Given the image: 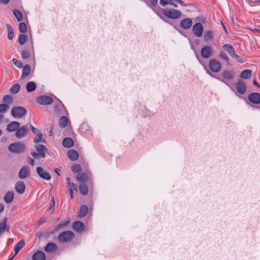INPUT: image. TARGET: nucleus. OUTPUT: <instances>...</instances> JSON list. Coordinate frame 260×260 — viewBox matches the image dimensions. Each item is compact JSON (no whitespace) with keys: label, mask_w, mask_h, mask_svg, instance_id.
Here are the masks:
<instances>
[{"label":"nucleus","mask_w":260,"mask_h":260,"mask_svg":"<svg viewBox=\"0 0 260 260\" xmlns=\"http://www.w3.org/2000/svg\"><path fill=\"white\" fill-rule=\"evenodd\" d=\"M160 12L164 16L170 19H178L182 16V13L180 10L174 8L161 9Z\"/></svg>","instance_id":"1"},{"label":"nucleus","mask_w":260,"mask_h":260,"mask_svg":"<svg viewBox=\"0 0 260 260\" xmlns=\"http://www.w3.org/2000/svg\"><path fill=\"white\" fill-rule=\"evenodd\" d=\"M8 149L14 153H21L25 151V146L23 143L15 142L9 146Z\"/></svg>","instance_id":"2"},{"label":"nucleus","mask_w":260,"mask_h":260,"mask_svg":"<svg viewBox=\"0 0 260 260\" xmlns=\"http://www.w3.org/2000/svg\"><path fill=\"white\" fill-rule=\"evenodd\" d=\"M26 113V110L21 107H16L11 110V114L15 118H20Z\"/></svg>","instance_id":"3"},{"label":"nucleus","mask_w":260,"mask_h":260,"mask_svg":"<svg viewBox=\"0 0 260 260\" xmlns=\"http://www.w3.org/2000/svg\"><path fill=\"white\" fill-rule=\"evenodd\" d=\"M74 237V234L71 231L64 232L60 234L58 239L60 242H65L71 240Z\"/></svg>","instance_id":"4"},{"label":"nucleus","mask_w":260,"mask_h":260,"mask_svg":"<svg viewBox=\"0 0 260 260\" xmlns=\"http://www.w3.org/2000/svg\"><path fill=\"white\" fill-rule=\"evenodd\" d=\"M193 34L197 37H201L202 36L203 27L201 23L194 24L192 28Z\"/></svg>","instance_id":"5"},{"label":"nucleus","mask_w":260,"mask_h":260,"mask_svg":"<svg viewBox=\"0 0 260 260\" xmlns=\"http://www.w3.org/2000/svg\"><path fill=\"white\" fill-rule=\"evenodd\" d=\"M36 171L41 178L46 180H49L51 179V176L50 174L42 167H38Z\"/></svg>","instance_id":"6"},{"label":"nucleus","mask_w":260,"mask_h":260,"mask_svg":"<svg viewBox=\"0 0 260 260\" xmlns=\"http://www.w3.org/2000/svg\"><path fill=\"white\" fill-rule=\"evenodd\" d=\"M37 102L41 105H48L52 103L53 100L51 98L43 95L39 97L37 100Z\"/></svg>","instance_id":"7"},{"label":"nucleus","mask_w":260,"mask_h":260,"mask_svg":"<svg viewBox=\"0 0 260 260\" xmlns=\"http://www.w3.org/2000/svg\"><path fill=\"white\" fill-rule=\"evenodd\" d=\"M212 52V48L209 46H204L201 51V55L204 58H209Z\"/></svg>","instance_id":"8"},{"label":"nucleus","mask_w":260,"mask_h":260,"mask_svg":"<svg viewBox=\"0 0 260 260\" xmlns=\"http://www.w3.org/2000/svg\"><path fill=\"white\" fill-rule=\"evenodd\" d=\"M180 26L184 29H189L192 24V21L190 18H187L182 19L180 23Z\"/></svg>","instance_id":"9"},{"label":"nucleus","mask_w":260,"mask_h":260,"mask_svg":"<svg viewBox=\"0 0 260 260\" xmlns=\"http://www.w3.org/2000/svg\"><path fill=\"white\" fill-rule=\"evenodd\" d=\"M16 191L20 194L23 193L25 191V185L23 181H19L16 182L15 186Z\"/></svg>","instance_id":"10"},{"label":"nucleus","mask_w":260,"mask_h":260,"mask_svg":"<svg viewBox=\"0 0 260 260\" xmlns=\"http://www.w3.org/2000/svg\"><path fill=\"white\" fill-rule=\"evenodd\" d=\"M27 127L25 126H23L17 129L15 135L18 138H22L27 134Z\"/></svg>","instance_id":"11"},{"label":"nucleus","mask_w":260,"mask_h":260,"mask_svg":"<svg viewBox=\"0 0 260 260\" xmlns=\"http://www.w3.org/2000/svg\"><path fill=\"white\" fill-rule=\"evenodd\" d=\"M249 100L254 104L260 103V94L258 93H252L248 95Z\"/></svg>","instance_id":"12"},{"label":"nucleus","mask_w":260,"mask_h":260,"mask_svg":"<svg viewBox=\"0 0 260 260\" xmlns=\"http://www.w3.org/2000/svg\"><path fill=\"white\" fill-rule=\"evenodd\" d=\"M223 48L224 50L227 51L231 56L238 58V55L235 52L234 48L231 45L225 44L223 45Z\"/></svg>","instance_id":"13"},{"label":"nucleus","mask_w":260,"mask_h":260,"mask_svg":"<svg viewBox=\"0 0 260 260\" xmlns=\"http://www.w3.org/2000/svg\"><path fill=\"white\" fill-rule=\"evenodd\" d=\"M30 173V170L27 167H23L20 170L19 177L20 179H24L27 177Z\"/></svg>","instance_id":"14"},{"label":"nucleus","mask_w":260,"mask_h":260,"mask_svg":"<svg viewBox=\"0 0 260 260\" xmlns=\"http://www.w3.org/2000/svg\"><path fill=\"white\" fill-rule=\"evenodd\" d=\"M66 180L67 184V186L69 191H72L73 192L74 191H75L77 192L78 190L77 185L74 183L71 182L70 179L69 177L66 178Z\"/></svg>","instance_id":"15"},{"label":"nucleus","mask_w":260,"mask_h":260,"mask_svg":"<svg viewBox=\"0 0 260 260\" xmlns=\"http://www.w3.org/2000/svg\"><path fill=\"white\" fill-rule=\"evenodd\" d=\"M236 86L237 91L239 93L243 94L245 92L246 90V86L244 82L239 81L237 83Z\"/></svg>","instance_id":"16"},{"label":"nucleus","mask_w":260,"mask_h":260,"mask_svg":"<svg viewBox=\"0 0 260 260\" xmlns=\"http://www.w3.org/2000/svg\"><path fill=\"white\" fill-rule=\"evenodd\" d=\"M32 260H45L46 255L43 252L37 251L32 256Z\"/></svg>","instance_id":"17"},{"label":"nucleus","mask_w":260,"mask_h":260,"mask_svg":"<svg viewBox=\"0 0 260 260\" xmlns=\"http://www.w3.org/2000/svg\"><path fill=\"white\" fill-rule=\"evenodd\" d=\"M20 124L18 122L13 121L7 126V129L9 132H13L18 128Z\"/></svg>","instance_id":"18"},{"label":"nucleus","mask_w":260,"mask_h":260,"mask_svg":"<svg viewBox=\"0 0 260 260\" xmlns=\"http://www.w3.org/2000/svg\"><path fill=\"white\" fill-rule=\"evenodd\" d=\"M35 147L38 153H40L41 157L44 158L45 157V151H46L44 146L40 144H36Z\"/></svg>","instance_id":"19"},{"label":"nucleus","mask_w":260,"mask_h":260,"mask_svg":"<svg viewBox=\"0 0 260 260\" xmlns=\"http://www.w3.org/2000/svg\"><path fill=\"white\" fill-rule=\"evenodd\" d=\"M14 193L13 191L7 192L4 196V201L6 203H11L14 200Z\"/></svg>","instance_id":"20"},{"label":"nucleus","mask_w":260,"mask_h":260,"mask_svg":"<svg viewBox=\"0 0 260 260\" xmlns=\"http://www.w3.org/2000/svg\"><path fill=\"white\" fill-rule=\"evenodd\" d=\"M7 220V218L4 217L0 222V234L9 229V226L6 224Z\"/></svg>","instance_id":"21"},{"label":"nucleus","mask_w":260,"mask_h":260,"mask_svg":"<svg viewBox=\"0 0 260 260\" xmlns=\"http://www.w3.org/2000/svg\"><path fill=\"white\" fill-rule=\"evenodd\" d=\"M67 155L69 158L72 160L77 159L79 156L77 152L72 149L69 150L68 151Z\"/></svg>","instance_id":"22"},{"label":"nucleus","mask_w":260,"mask_h":260,"mask_svg":"<svg viewBox=\"0 0 260 260\" xmlns=\"http://www.w3.org/2000/svg\"><path fill=\"white\" fill-rule=\"evenodd\" d=\"M73 228L74 230L80 232L84 230V224L81 221H76L73 225Z\"/></svg>","instance_id":"23"},{"label":"nucleus","mask_w":260,"mask_h":260,"mask_svg":"<svg viewBox=\"0 0 260 260\" xmlns=\"http://www.w3.org/2000/svg\"><path fill=\"white\" fill-rule=\"evenodd\" d=\"M214 37L213 32L210 30H206L204 34V39L205 41H211Z\"/></svg>","instance_id":"24"},{"label":"nucleus","mask_w":260,"mask_h":260,"mask_svg":"<svg viewBox=\"0 0 260 260\" xmlns=\"http://www.w3.org/2000/svg\"><path fill=\"white\" fill-rule=\"evenodd\" d=\"M56 246L53 243H49L46 246L45 250L47 252H54L56 250Z\"/></svg>","instance_id":"25"},{"label":"nucleus","mask_w":260,"mask_h":260,"mask_svg":"<svg viewBox=\"0 0 260 260\" xmlns=\"http://www.w3.org/2000/svg\"><path fill=\"white\" fill-rule=\"evenodd\" d=\"M36 84L33 81H30L27 83L26 86V89L27 92H30L34 91L36 88Z\"/></svg>","instance_id":"26"},{"label":"nucleus","mask_w":260,"mask_h":260,"mask_svg":"<svg viewBox=\"0 0 260 260\" xmlns=\"http://www.w3.org/2000/svg\"><path fill=\"white\" fill-rule=\"evenodd\" d=\"M74 144L73 141L71 138H67L63 140L62 145L67 148L72 147Z\"/></svg>","instance_id":"27"},{"label":"nucleus","mask_w":260,"mask_h":260,"mask_svg":"<svg viewBox=\"0 0 260 260\" xmlns=\"http://www.w3.org/2000/svg\"><path fill=\"white\" fill-rule=\"evenodd\" d=\"M88 211V208L86 206L83 205L81 206L80 211L78 213V216L80 218L83 217L85 216Z\"/></svg>","instance_id":"28"},{"label":"nucleus","mask_w":260,"mask_h":260,"mask_svg":"<svg viewBox=\"0 0 260 260\" xmlns=\"http://www.w3.org/2000/svg\"><path fill=\"white\" fill-rule=\"evenodd\" d=\"M79 191L82 195H86L87 194L88 189L86 185L84 183H81L79 185Z\"/></svg>","instance_id":"29"},{"label":"nucleus","mask_w":260,"mask_h":260,"mask_svg":"<svg viewBox=\"0 0 260 260\" xmlns=\"http://www.w3.org/2000/svg\"><path fill=\"white\" fill-rule=\"evenodd\" d=\"M35 138L34 139V142L38 143L39 142H44L45 140V136H43L40 132H37L36 134Z\"/></svg>","instance_id":"30"},{"label":"nucleus","mask_w":260,"mask_h":260,"mask_svg":"<svg viewBox=\"0 0 260 260\" xmlns=\"http://www.w3.org/2000/svg\"><path fill=\"white\" fill-rule=\"evenodd\" d=\"M68 119L65 116H61L59 120V125L62 128L65 127L68 123Z\"/></svg>","instance_id":"31"},{"label":"nucleus","mask_w":260,"mask_h":260,"mask_svg":"<svg viewBox=\"0 0 260 260\" xmlns=\"http://www.w3.org/2000/svg\"><path fill=\"white\" fill-rule=\"evenodd\" d=\"M8 30V38L9 40H11L14 37V30L11 25L9 24L6 25Z\"/></svg>","instance_id":"32"},{"label":"nucleus","mask_w":260,"mask_h":260,"mask_svg":"<svg viewBox=\"0 0 260 260\" xmlns=\"http://www.w3.org/2000/svg\"><path fill=\"white\" fill-rule=\"evenodd\" d=\"M24 245H25V242L23 240H20L16 244V245L14 247V251H15V255H16L18 252V251L22 248H23L24 247Z\"/></svg>","instance_id":"33"},{"label":"nucleus","mask_w":260,"mask_h":260,"mask_svg":"<svg viewBox=\"0 0 260 260\" xmlns=\"http://www.w3.org/2000/svg\"><path fill=\"white\" fill-rule=\"evenodd\" d=\"M31 69L30 66H25L23 69L21 78H25L30 73Z\"/></svg>","instance_id":"34"},{"label":"nucleus","mask_w":260,"mask_h":260,"mask_svg":"<svg viewBox=\"0 0 260 260\" xmlns=\"http://www.w3.org/2000/svg\"><path fill=\"white\" fill-rule=\"evenodd\" d=\"M88 176L86 174H80L76 176V179L80 182H84L87 180Z\"/></svg>","instance_id":"35"},{"label":"nucleus","mask_w":260,"mask_h":260,"mask_svg":"<svg viewBox=\"0 0 260 260\" xmlns=\"http://www.w3.org/2000/svg\"><path fill=\"white\" fill-rule=\"evenodd\" d=\"M159 4L162 7H165L167 5L169 4L175 8L177 7V5L176 4H174L171 1L169 0H160Z\"/></svg>","instance_id":"36"},{"label":"nucleus","mask_w":260,"mask_h":260,"mask_svg":"<svg viewBox=\"0 0 260 260\" xmlns=\"http://www.w3.org/2000/svg\"><path fill=\"white\" fill-rule=\"evenodd\" d=\"M251 71L249 70H246L241 72L240 77L244 79H248L251 77Z\"/></svg>","instance_id":"37"},{"label":"nucleus","mask_w":260,"mask_h":260,"mask_svg":"<svg viewBox=\"0 0 260 260\" xmlns=\"http://www.w3.org/2000/svg\"><path fill=\"white\" fill-rule=\"evenodd\" d=\"M20 86L18 84H14L10 88V92L12 94L17 93L20 90Z\"/></svg>","instance_id":"38"},{"label":"nucleus","mask_w":260,"mask_h":260,"mask_svg":"<svg viewBox=\"0 0 260 260\" xmlns=\"http://www.w3.org/2000/svg\"><path fill=\"white\" fill-rule=\"evenodd\" d=\"M13 14L18 21H20L22 19V14L19 11L14 10Z\"/></svg>","instance_id":"39"},{"label":"nucleus","mask_w":260,"mask_h":260,"mask_svg":"<svg viewBox=\"0 0 260 260\" xmlns=\"http://www.w3.org/2000/svg\"><path fill=\"white\" fill-rule=\"evenodd\" d=\"M233 76L234 74L231 72L226 71L223 73V78L226 80H230L232 79Z\"/></svg>","instance_id":"40"},{"label":"nucleus","mask_w":260,"mask_h":260,"mask_svg":"<svg viewBox=\"0 0 260 260\" xmlns=\"http://www.w3.org/2000/svg\"><path fill=\"white\" fill-rule=\"evenodd\" d=\"M26 39H27V37L25 35H24L23 34L20 35L19 36V39H18V42H19V44L21 45L24 44L25 43Z\"/></svg>","instance_id":"41"},{"label":"nucleus","mask_w":260,"mask_h":260,"mask_svg":"<svg viewBox=\"0 0 260 260\" xmlns=\"http://www.w3.org/2000/svg\"><path fill=\"white\" fill-rule=\"evenodd\" d=\"M208 68H210L214 72H217L220 70V66H205V70L207 71H208Z\"/></svg>","instance_id":"42"},{"label":"nucleus","mask_w":260,"mask_h":260,"mask_svg":"<svg viewBox=\"0 0 260 260\" xmlns=\"http://www.w3.org/2000/svg\"><path fill=\"white\" fill-rule=\"evenodd\" d=\"M71 169L73 172L76 173L81 171V168L79 165H74L72 166Z\"/></svg>","instance_id":"43"},{"label":"nucleus","mask_w":260,"mask_h":260,"mask_svg":"<svg viewBox=\"0 0 260 260\" xmlns=\"http://www.w3.org/2000/svg\"><path fill=\"white\" fill-rule=\"evenodd\" d=\"M19 29L22 33H24L26 31V25L25 23L21 22L19 24Z\"/></svg>","instance_id":"44"},{"label":"nucleus","mask_w":260,"mask_h":260,"mask_svg":"<svg viewBox=\"0 0 260 260\" xmlns=\"http://www.w3.org/2000/svg\"><path fill=\"white\" fill-rule=\"evenodd\" d=\"M9 106L5 104H0V113H4L8 110Z\"/></svg>","instance_id":"45"},{"label":"nucleus","mask_w":260,"mask_h":260,"mask_svg":"<svg viewBox=\"0 0 260 260\" xmlns=\"http://www.w3.org/2000/svg\"><path fill=\"white\" fill-rule=\"evenodd\" d=\"M158 0H149V6L152 7H156L157 5Z\"/></svg>","instance_id":"46"},{"label":"nucleus","mask_w":260,"mask_h":260,"mask_svg":"<svg viewBox=\"0 0 260 260\" xmlns=\"http://www.w3.org/2000/svg\"><path fill=\"white\" fill-rule=\"evenodd\" d=\"M70 221V218H67L63 221H62L61 223H60L58 225L59 226H66L69 223Z\"/></svg>","instance_id":"47"},{"label":"nucleus","mask_w":260,"mask_h":260,"mask_svg":"<svg viewBox=\"0 0 260 260\" xmlns=\"http://www.w3.org/2000/svg\"><path fill=\"white\" fill-rule=\"evenodd\" d=\"M29 55V52L26 50L22 51L21 53L22 57L23 58H27L28 57Z\"/></svg>","instance_id":"48"},{"label":"nucleus","mask_w":260,"mask_h":260,"mask_svg":"<svg viewBox=\"0 0 260 260\" xmlns=\"http://www.w3.org/2000/svg\"><path fill=\"white\" fill-rule=\"evenodd\" d=\"M12 101V98L10 95H6L3 98V102L5 103H10Z\"/></svg>","instance_id":"49"},{"label":"nucleus","mask_w":260,"mask_h":260,"mask_svg":"<svg viewBox=\"0 0 260 260\" xmlns=\"http://www.w3.org/2000/svg\"><path fill=\"white\" fill-rule=\"evenodd\" d=\"M219 64L220 63L217 60H216L215 59H211L210 61L209 65H211V66H212V65H219Z\"/></svg>","instance_id":"50"},{"label":"nucleus","mask_w":260,"mask_h":260,"mask_svg":"<svg viewBox=\"0 0 260 260\" xmlns=\"http://www.w3.org/2000/svg\"><path fill=\"white\" fill-rule=\"evenodd\" d=\"M177 3L179 4L180 6L183 7H186L187 6V5L185 4L181 0H174Z\"/></svg>","instance_id":"51"},{"label":"nucleus","mask_w":260,"mask_h":260,"mask_svg":"<svg viewBox=\"0 0 260 260\" xmlns=\"http://www.w3.org/2000/svg\"><path fill=\"white\" fill-rule=\"evenodd\" d=\"M31 154L36 159H39V157L41 156L39 153H37L35 152H31Z\"/></svg>","instance_id":"52"},{"label":"nucleus","mask_w":260,"mask_h":260,"mask_svg":"<svg viewBox=\"0 0 260 260\" xmlns=\"http://www.w3.org/2000/svg\"><path fill=\"white\" fill-rule=\"evenodd\" d=\"M219 56L225 60H227L228 59V56L223 52H221L220 53Z\"/></svg>","instance_id":"53"},{"label":"nucleus","mask_w":260,"mask_h":260,"mask_svg":"<svg viewBox=\"0 0 260 260\" xmlns=\"http://www.w3.org/2000/svg\"><path fill=\"white\" fill-rule=\"evenodd\" d=\"M12 62H13V63L15 65H17V64L21 65L22 64V62L21 61H19L15 58L12 59Z\"/></svg>","instance_id":"54"},{"label":"nucleus","mask_w":260,"mask_h":260,"mask_svg":"<svg viewBox=\"0 0 260 260\" xmlns=\"http://www.w3.org/2000/svg\"><path fill=\"white\" fill-rule=\"evenodd\" d=\"M238 58H237L236 57H234L238 61V62H239L240 63H242L245 62V61L243 59H242L238 55Z\"/></svg>","instance_id":"55"},{"label":"nucleus","mask_w":260,"mask_h":260,"mask_svg":"<svg viewBox=\"0 0 260 260\" xmlns=\"http://www.w3.org/2000/svg\"><path fill=\"white\" fill-rule=\"evenodd\" d=\"M51 202H52V205L51 206V210H52V211H53L54 210V207H55V200H54V199H53L51 200Z\"/></svg>","instance_id":"56"},{"label":"nucleus","mask_w":260,"mask_h":260,"mask_svg":"<svg viewBox=\"0 0 260 260\" xmlns=\"http://www.w3.org/2000/svg\"><path fill=\"white\" fill-rule=\"evenodd\" d=\"M10 0H0V3L2 4H7L9 2Z\"/></svg>","instance_id":"57"},{"label":"nucleus","mask_w":260,"mask_h":260,"mask_svg":"<svg viewBox=\"0 0 260 260\" xmlns=\"http://www.w3.org/2000/svg\"><path fill=\"white\" fill-rule=\"evenodd\" d=\"M34 159L29 158L28 159V163L30 164L31 165L33 166L34 165Z\"/></svg>","instance_id":"58"},{"label":"nucleus","mask_w":260,"mask_h":260,"mask_svg":"<svg viewBox=\"0 0 260 260\" xmlns=\"http://www.w3.org/2000/svg\"><path fill=\"white\" fill-rule=\"evenodd\" d=\"M30 128L35 134H36L37 133L36 132V128L32 125L30 126Z\"/></svg>","instance_id":"59"},{"label":"nucleus","mask_w":260,"mask_h":260,"mask_svg":"<svg viewBox=\"0 0 260 260\" xmlns=\"http://www.w3.org/2000/svg\"><path fill=\"white\" fill-rule=\"evenodd\" d=\"M4 210V205L1 203L0 204V213L2 212Z\"/></svg>","instance_id":"60"},{"label":"nucleus","mask_w":260,"mask_h":260,"mask_svg":"<svg viewBox=\"0 0 260 260\" xmlns=\"http://www.w3.org/2000/svg\"><path fill=\"white\" fill-rule=\"evenodd\" d=\"M251 30L254 32H258V31H260V29H251Z\"/></svg>","instance_id":"61"},{"label":"nucleus","mask_w":260,"mask_h":260,"mask_svg":"<svg viewBox=\"0 0 260 260\" xmlns=\"http://www.w3.org/2000/svg\"><path fill=\"white\" fill-rule=\"evenodd\" d=\"M70 196H71V199H73L74 198L73 192L71 191H70Z\"/></svg>","instance_id":"62"},{"label":"nucleus","mask_w":260,"mask_h":260,"mask_svg":"<svg viewBox=\"0 0 260 260\" xmlns=\"http://www.w3.org/2000/svg\"><path fill=\"white\" fill-rule=\"evenodd\" d=\"M253 83L254 85H256V86H257L258 87H259V85L257 84V83L256 82L255 80H254Z\"/></svg>","instance_id":"63"},{"label":"nucleus","mask_w":260,"mask_h":260,"mask_svg":"<svg viewBox=\"0 0 260 260\" xmlns=\"http://www.w3.org/2000/svg\"><path fill=\"white\" fill-rule=\"evenodd\" d=\"M252 3H253V4L260 3V0L256 1H254V2H252Z\"/></svg>","instance_id":"64"}]
</instances>
